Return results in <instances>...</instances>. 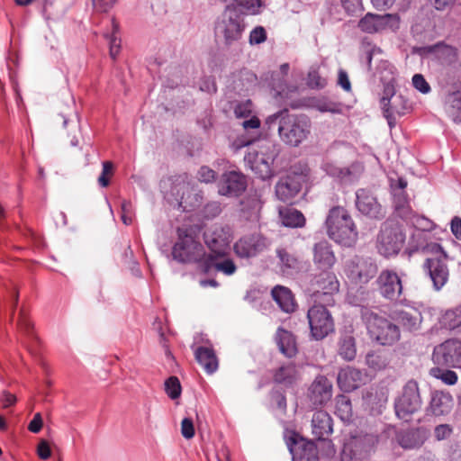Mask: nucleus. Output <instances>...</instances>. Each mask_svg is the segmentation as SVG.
I'll return each instance as SVG.
<instances>
[{
  "label": "nucleus",
  "mask_w": 461,
  "mask_h": 461,
  "mask_svg": "<svg viewBox=\"0 0 461 461\" xmlns=\"http://www.w3.org/2000/svg\"><path fill=\"white\" fill-rule=\"evenodd\" d=\"M282 222L286 227L297 228L302 227L305 223L303 214L295 209H287L280 212Z\"/></svg>",
  "instance_id": "obj_43"
},
{
  "label": "nucleus",
  "mask_w": 461,
  "mask_h": 461,
  "mask_svg": "<svg viewBox=\"0 0 461 461\" xmlns=\"http://www.w3.org/2000/svg\"><path fill=\"white\" fill-rule=\"evenodd\" d=\"M267 41V32L263 26H256L249 33V44L258 45Z\"/></svg>",
  "instance_id": "obj_49"
},
{
  "label": "nucleus",
  "mask_w": 461,
  "mask_h": 461,
  "mask_svg": "<svg viewBox=\"0 0 461 461\" xmlns=\"http://www.w3.org/2000/svg\"><path fill=\"white\" fill-rule=\"evenodd\" d=\"M275 339L280 352L284 356L291 358L296 355L297 346L295 338L292 332L284 330L283 328H278Z\"/></svg>",
  "instance_id": "obj_30"
},
{
  "label": "nucleus",
  "mask_w": 461,
  "mask_h": 461,
  "mask_svg": "<svg viewBox=\"0 0 461 461\" xmlns=\"http://www.w3.org/2000/svg\"><path fill=\"white\" fill-rule=\"evenodd\" d=\"M450 228L453 235L461 240V218L458 216H455L451 220Z\"/></svg>",
  "instance_id": "obj_64"
},
{
  "label": "nucleus",
  "mask_w": 461,
  "mask_h": 461,
  "mask_svg": "<svg viewBox=\"0 0 461 461\" xmlns=\"http://www.w3.org/2000/svg\"><path fill=\"white\" fill-rule=\"evenodd\" d=\"M312 434L318 440H324L333 431L330 415L324 411H317L312 419Z\"/></svg>",
  "instance_id": "obj_27"
},
{
  "label": "nucleus",
  "mask_w": 461,
  "mask_h": 461,
  "mask_svg": "<svg viewBox=\"0 0 461 461\" xmlns=\"http://www.w3.org/2000/svg\"><path fill=\"white\" fill-rule=\"evenodd\" d=\"M366 363L374 370H382L387 366L388 358L382 352L372 351L366 354Z\"/></svg>",
  "instance_id": "obj_46"
},
{
  "label": "nucleus",
  "mask_w": 461,
  "mask_h": 461,
  "mask_svg": "<svg viewBox=\"0 0 461 461\" xmlns=\"http://www.w3.org/2000/svg\"><path fill=\"white\" fill-rule=\"evenodd\" d=\"M198 179L204 183L212 182L215 179V172L210 167L203 166L198 171Z\"/></svg>",
  "instance_id": "obj_60"
},
{
  "label": "nucleus",
  "mask_w": 461,
  "mask_h": 461,
  "mask_svg": "<svg viewBox=\"0 0 461 461\" xmlns=\"http://www.w3.org/2000/svg\"><path fill=\"white\" fill-rule=\"evenodd\" d=\"M362 314L371 339L381 345H392L399 340L400 330L397 325L369 311Z\"/></svg>",
  "instance_id": "obj_7"
},
{
  "label": "nucleus",
  "mask_w": 461,
  "mask_h": 461,
  "mask_svg": "<svg viewBox=\"0 0 461 461\" xmlns=\"http://www.w3.org/2000/svg\"><path fill=\"white\" fill-rule=\"evenodd\" d=\"M366 375L358 369L346 367L340 369L338 374V384L344 392H352L365 382Z\"/></svg>",
  "instance_id": "obj_25"
},
{
  "label": "nucleus",
  "mask_w": 461,
  "mask_h": 461,
  "mask_svg": "<svg viewBox=\"0 0 461 461\" xmlns=\"http://www.w3.org/2000/svg\"><path fill=\"white\" fill-rule=\"evenodd\" d=\"M394 320L409 331H416L420 330L422 322L421 312L411 308L408 310H401L394 312Z\"/></svg>",
  "instance_id": "obj_28"
},
{
  "label": "nucleus",
  "mask_w": 461,
  "mask_h": 461,
  "mask_svg": "<svg viewBox=\"0 0 461 461\" xmlns=\"http://www.w3.org/2000/svg\"><path fill=\"white\" fill-rule=\"evenodd\" d=\"M364 172V167L358 162L350 164L348 167H343L339 182L343 184H352L359 179Z\"/></svg>",
  "instance_id": "obj_42"
},
{
  "label": "nucleus",
  "mask_w": 461,
  "mask_h": 461,
  "mask_svg": "<svg viewBox=\"0 0 461 461\" xmlns=\"http://www.w3.org/2000/svg\"><path fill=\"white\" fill-rule=\"evenodd\" d=\"M413 86L422 94H428L430 91V86L421 74H415L412 77Z\"/></svg>",
  "instance_id": "obj_55"
},
{
  "label": "nucleus",
  "mask_w": 461,
  "mask_h": 461,
  "mask_svg": "<svg viewBox=\"0 0 461 461\" xmlns=\"http://www.w3.org/2000/svg\"><path fill=\"white\" fill-rule=\"evenodd\" d=\"M301 186L294 178L287 177L280 180L276 185V197L285 203H289L300 192Z\"/></svg>",
  "instance_id": "obj_33"
},
{
  "label": "nucleus",
  "mask_w": 461,
  "mask_h": 461,
  "mask_svg": "<svg viewBox=\"0 0 461 461\" xmlns=\"http://www.w3.org/2000/svg\"><path fill=\"white\" fill-rule=\"evenodd\" d=\"M390 187L395 212L403 220H411L414 213L405 192L407 181L402 177L390 178Z\"/></svg>",
  "instance_id": "obj_14"
},
{
  "label": "nucleus",
  "mask_w": 461,
  "mask_h": 461,
  "mask_svg": "<svg viewBox=\"0 0 461 461\" xmlns=\"http://www.w3.org/2000/svg\"><path fill=\"white\" fill-rule=\"evenodd\" d=\"M375 284L379 294L392 302L397 301L402 293V279L393 270H382Z\"/></svg>",
  "instance_id": "obj_15"
},
{
  "label": "nucleus",
  "mask_w": 461,
  "mask_h": 461,
  "mask_svg": "<svg viewBox=\"0 0 461 461\" xmlns=\"http://www.w3.org/2000/svg\"><path fill=\"white\" fill-rule=\"evenodd\" d=\"M195 430L193 420L191 418H184L181 421V434L186 438H193L194 436Z\"/></svg>",
  "instance_id": "obj_54"
},
{
  "label": "nucleus",
  "mask_w": 461,
  "mask_h": 461,
  "mask_svg": "<svg viewBox=\"0 0 461 461\" xmlns=\"http://www.w3.org/2000/svg\"><path fill=\"white\" fill-rule=\"evenodd\" d=\"M117 0H92L93 5L97 12L106 13L113 7Z\"/></svg>",
  "instance_id": "obj_59"
},
{
  "label": "nucleus",
  "mask_w": 461,
  "mask_h": 461,
  "mask_svg": "<svg viewBox=\"0 0 461 461\" xmlns=\"http://www.w3.org/2000/svg\"><path fill=\"white\" fill-rule=\"evenodd\" d=\"M420 407L421 399L418 384L413 380L408 381L402 389L401 396L395 401V413L399 419L408 421L411 415L418 411Z\"/></svg>",
  "instance_id": "obj_10"
},
{
  "label": "nucleus",
  "mask_w": 461,
  "mask_h": 461,
  "mask_svg": "<svg viewBox=\"0 0 461 461\" xmlns=\"http://www.w3.org/2000/svg\"><path fill=\"white\" fill-rule=\"evenodd\" d=\"M113 165L111 161L103 162V170H102L100 176L98 177V184L102 187L108 186V185L110 183L109 176L113 175Z\"/></svg>",
  "instance_id": "obj_51"
},
{
  "label": "nucleus",
  "mask_w": 461,
  "mask_h": 461,
  "mask_svg": "<svg viewBox=\"0 0 461 461\" xmlns=\"http://www.w3.org/2000/svg\"><path fill=\"white\" fill-rule=\"evenodd\" d=\"M207 255L194 228L177 229V240L172 248V256L175 260L180 263H196L201 269L202 261Z\"/></svg>",
  "instance_id": "obj_3"
},
{
  "label": "nucleus",
  "mask_w": 461,
  "mask_h": 461,
  "mask_svg": "<svg viewBox=\"0 0 461 461\" xmlns=\"http://www.w3.org/2000/svg\"><path fill=\"white\" fill-rule=\"evenodd\" d=\"M339 283L335 274L329 270H322L312 280L310 290L316 303L333 305L335 303L333 294L339 291Z\"/></svg>",
  "instance_id": "obj_9"
},
{
  "label": "nucleus",
  "mask_w": 461,
  "mask_h": 461,
  "mask_svg": "<svg viewBox=\"0 0 461 461\" xmlns=\"http://www.w3.org/2000/svg\"><path fill=\"white\" fill-rule=\"evenodd\" d=\"M399 16L396 14H374L371 13L366 14L359 22L358 28L366 33L379 32L387 27H398Z\"/></svg>",
  "instance_id": "obj_18"
},
{
  "label": "nucleus",
  "mask_w": 461,
  "mask_h": 461,
  "mask_svg": "<svg viewBox=\"0 0 461 461\" xmlns=\"http://www.w3.org/2000/svg\"><path fill=\"white\" fill-rule=\"evenodd\" d=\"M335 408V413L343 422L347 423L351 421L353 411L351 402L348 397L345 395L337 396Z\"/></svg>",
  "instance_id": "obj_41"
},
{
  "label": "nucleus",
  "mask_w": 461,
  "mask_h": 461,
  "mask_svg": "<svg viewBox=\"0 0 461 461\" xmlns=\"http://www.w3.org/2000/svg\"><path fill=\"white\" fill-rule=\"evenodd\" d=\"M332 396V384L324 375H318L309 387L308 397L315 406L326 404Z\"/></svg>",
  "instance_id": "obj_22"
},
{
  "label": "nucleus",
  "mask_w": 461,
  "mask_h": 461,
  "mask_svg": "<svg viewBox=\"0 0 461 461\" xmlns=\"http://www.w3.org/2000/svg\"><path fill=\"white\" fill-rule=\"evenodd\" d=\"M223 256L208 254L207 257H205V259L202 261L200 270L203 273L207 274L214 268L218 272H221L226 276L233 275L237 270L235 263L230 258L220 259Z\"/></svg>",
  "instance_id": "obj_26"
},
{
  "label": "nucleus",
  "mask_w": 461,
  "mask_h": 461,
  "mask_svg": "<svg viewBox=\"0 0 461 461\" xmlns=\"http://www.w3.org/2000/svg\"><path fill=\"white\" fill-rule=\"evenodd\" d=\"M269 244V241L260 233L248 234L234 244V251L240 258H253L267 249Z\"/></svg>",
  "instance_id": "obj_16"
},
{
  "label": "nucleus",
  "mask_w": 461,
  "mask_h": 461,
  "mask_svg": "<svg viewBox=\"0 0 461 461\" xmlns=\"http://www.w3.org/2000/svg\"><path fill=\"white\" fill-rule=\"evenodd\" d=\"M200 90L209 94H214L217 91L215 79L212 77H204L200 82Z\"/></svg>",
  "instance_id": "obj_58"
},
{
  "label": "nucleus",
  "mask_w": 461,
  "mask_h": 461,
  "mask_svg": "<svg viewBox=\"0 0 461 461\" xmlns=\"http://www.w3.org/2000/svg\"><path fill=\"white\" fill-rule=\"evenodd\" d=\"M432 359L434 363L448 367L461 366V340L447 339L434 348Z\"/></svg>",
  "instance_id": "obj_11"
},
{
  "label": "nucleus",
  "mask_w": 461,
  "mask_h": 461,
  "mask_svg": "<svg viewBox=\"0 0 461 461\" xmlns=\"http://www.w3.org/2000/svg\"><path fill=\"white\" fill-rule=\"evenodd\" d=\"M293 461H319L317 447L312 441L305 440L294 434L286 440Z\"/></svg>",
  "instance_id": "obj_17"
},
{
  "label": "nucleus",
  "mask_w": 461,
  "mask_h": 461,
  "mask_svg": "<svg viewBox=\"0 0 461 461\" xmlns=\"http://www.w3.org/2000/svg\"><path fill=\"white\" fill-rule=\"evenodd\" d=\"M223 2H230L226 6H233L236 12L242 15H257L261 13V8L264 6L262 0H222Z\"/></svg>",
  "instance_id": "obj_34"
},
{
  "label": "nucleus",
  "mask_w": 461,
  "mask_h": 461,
  "mask_svg": "<svg viewBox=\"0 0 461 461\" xmlns=\"http://www.w3.org/2000/svg\"><path fill=\"white\" fill-rule=\"evenodd\" d=\"M425 272L430 277L435 290H440L448 280V268L445 258H429L423 264Z\"/></svg>",
  "instance_id": "obj_20"
},
{
  "label": "nucleus",
  "mask_w": 461,
  "mask_h": 461,
  "mask_svg": "<svg viewBox=\"0 0 461 461\" xmlns=\"http://www.w3.org/2000/svg\"><path fill=\"white\" fill-rule=\"evenodd\" d=\"M273 299L285 312H293L296 303L290 289L282 285H276L271 292Z\"/></svg>",
  "instance_id": "obj_32"
},
{
  "label": "nucleus",
  "mask_w": 461,
  "mask_h": 461,
  "mask_svg": "<svg viewBox=\"0 0 461 461\" xmlns=\"http://www.w3.org/2000/svg\"><path fill=\"white\" fill-rule=\"evenodd\" d=\"M253 104L250 100L241 101L233 106L234 114L237 118H248L251 115Z\"/></svg>",
  "instance_id": "obj_48"
},
{
  "label": "nucleus",
  "mask_w": 461,
  "mask_h": 461,
  "mask_svg": "<svg viewBox=\"0 0 461 461\" xmlns=\"http://www.w3.org/2000/svg\"><path fill=\"white\" fill-rule=\"evenodd\" d=\"M42 428V418L40 412L34 414L32 420L29 423L28 429L33 433H38Z\"/></svg>",
  "instance_id": "obj_62"
},
{
  "label": "nucleus",
  "mask_w": 461,
  "mask_h": 461,
  "mask_svg": "<svg viewBox=\"0 0 461 461\" xmlns=\"http://www.w3.org/2000/svg\"><path fill=\"white\" fill-rule=\"evenodd\" d=\"M276 256L279 259V267L283 274L290 275L300 268L299 259L287 249L278 248L276 249Z\"/></svg>",
  "instance_id": "obj_37"
},
{
  "label": "nucleus",
  "mask_w": 461,
  "mask_h": 461,
  "mask_svg": "<svg viewBox=\"0 0 461 461\" xmlns=\"http://www.w3.org/2000/svg\"><path fill=\"white\" fill-rule=\"evenodd\" d=\"M345 11L353 14L361 9V0H340Z\"/></svg>",
  "instance_id": "obj_61"
},
{
  "label": "nucleus",
  "mask_w": 461,
  "mask_h": 461,
  "mask_svg": "<svg viewBox=\"0 0 461 461\" xmlns=\"http://www.w3.org/2000/svg\"><path fill=\"white\" fill-rule=\"evenodd\" d=\"M122 221L124 224L130 225L132 222V205L129 201H122L121 204Z\"/></svg>",
  "instance_id": "obj_56"
},
{
  "label": "nucleus",
  "mask_w": 461,
  "mask_h": 461,
  "mask_svg": "<svg viewBox=\"0 0 461 461\" xmlns=\"http://www.w3.org/2000/svg\"><path fill=\"white\" fill-rule=\"evenodd\" d=\"M430 375L440 380L447 385H454L457 383L458 376L455 371L449 369H443L440 367H433L430 369Z\"/></svg>",
  "instance_id": "obj_45"
},
{
  "label": "nucleus",
  "mask_w": 461,
  "mask_h": 461,
  "mask_svg": "<svg viewBox=\"0 0 461 461\" xmlns=\"http://www.w3.org/2000/svg\"><path fill=\"white\" fill-rule=\"evenodd\" d=\"M338 354L346 361H352L357 355L356 339L350 332H344L338 341Z\"/></svg>",
  "instance_id": "obj_35"
},
{
  "label": "nucleus",
  "mask_w": 461,
  "mask_h": 461,
  "mask_svg": "<svg viewBox=\"0 0 461 461\" xmlns=\"http://www.w3.org/2000/svg\"><path fill=\"white\" fill-rule=\"evenodd\" d=\"M246 24L244 19L233 6H226L215 25V33L222 38L224 44L230 46L239 41L243 35Z\"/></svg>",
  "instance_id": "obj_6"
},
{
  "label": "nucleus",
  "mask_w": 461,
  "mask_h": 461,
  "mask_svg": "<svg viewBox=\"0 0 461 461\" xmlns=\"http://www.w3.org/2000/svg\"><path fill=\"white\" fill-rule=\"evenodd\" d=\"M326 225L329 237L335 242L345 247H352L357 242V227L344 207L331 208L326 219Z\"/></svg>",
  "instance_id": "obj_4"
},
{
  "label": "nucleus",
  "mask_w": 461,
  "mask_h": 461,
  "mask_svg": "<svg viewBox=\"0 0 461 461\" xmlns=\"http://www.w3.org/2000/svg\"><path fill=\"white\" fill-rule=\"evenodd\" d=\"M442 325L448 330H455L461 326V305L447 311L441 318Z\"/></svg>",
  "instance_id": "obj_44"
},
{
  "label": "nucleus",
  "mask_w": 461,
  "mask_h": 461,
  "mask_svg": "<svg viewBox=\"0 0 461 461\" xmlns=\"http://www.w3.org/2000/svg\"><path fill=\"white\" fill-rule=\"evenodd\" d=\"M327 306L314 301L307 312L311 335L316 340L323 339L334 331V321Z\"/></svg>",
  "instance_id": "obj_8"
},
{
  "label": "nucleus",
  "mask_w": 461,
  "mask_h": 461,
  "mask_svg": "<svg viewBox=\"0 0 461 461\" xmlns=\"http://www.w3.org/2000/svg\"><path fill=\"white\" fill-rule=\"evenodd\" d=\"M109 45V54L112 59H116L121 51V38L119 36V24L114 19L112 20V32L105 33Z\"/></svg>",
  "instance_id": "obj_40"
},
{
  "label": "nucleus",
  "mask_w": 461,
  "mask_h": 461,
  "mask_svg": "<svg viewBox=\"0 0 461 461\" xmlns=\"http://www.w3.org/2000/svg\"><path fill=\"white\" fill-rule=\"evenodd\" d=\"M375 439L371 436L363 438H353L344 445L342 455L343 458L363 459L371 452Z\"/></svg>",
  "instance_id": "obj_21"
},
{
  "label": "nucleus",
  "mask_w": 461,
  "mask_h": 461,
  "mask_svg": "<svg viewBox=\"0 0 461 461\" xmlns=\"http://www.w3.org/2000/svg\"><path fill=\"white\" fill-rule=\"evenodd\" d=\"M233 147L236 149L249 147L244 160L261 179H269L274 176L272 166L279 154V146L273 140H259L252 141L238 139L233 142Z\"/></svg>",
  "instance_id": "obj_1"
},
{
  "label": "nucleus",
  "mask_w": 461,
  "mask_h": 461,
  "mask_svg": "<svg viewBox=\"0 0 461 461\" xmlns=\"http://www.w3.org/2000/svg\"><path fill=\"white\" fill-rule=\"evenodd\" d=\"M323 171L330 176L336 178L339 181L341 170L343 167H339L332 162H325L322 165Z\"/></svg>",
  "instance_id": "obj_57"
},
{
  "label": "nucleus",
  "mask_w": 461,
  "mask_h": 461,
  "mask_svg": "<svg viewBox=\"0 0 461 461\" xmlns=\"http://www.w3.org/2000/svg\"><path fill=\"white\" fill-rule=\"evenodd\" d=\"M313 263L321 270H330L336 262L331 245L327 240H321L312 248Z\"/></svg>",
  "instance_id": "obj_24"
},
{
  "label": "nucleus",
  "mask_w": 461,
  "mask_h": 461,
  "mask_svg": "<svg viewBox=\"0 0 461 461\" xmlns=\"http://www.w3.org/2000/svg\"><path fill=\"white\" fill-rule=\"evenodd\" d=\"M344 270L353 281L367 283L377 272V266L370 258L355 256L346 261Z\"/></svg>",
  "instance_id": "obj_12"
},
{
  "label": "nucleus",
  "mask_w": 461,
  "mask_h": 461,
  "mask_svg": "<svg viewBox=\"0 0 461 461\" xmlns=\"http://www.w3.org/2000/svg\"><path fill=\"white\" fill-rule=\"evenodd\" d=\"M426 439V433L422 428L407 430L399 437V443L403 448L420 447Z\"/></svg>",
  "instance_id": "obj_36"
},
{
  "label": "nucleus",
  "mask_w": 461,
  "mask_h": 461,
  "mask_svg": "<svg viewBox=\"0 0 461 461\" xmlns=\"http://www.w3.org/2000/svg\"><path fill=\"white\" fill-rule=\"evenodd\" d=\"M266 124L269 130L277 126L281 140L291 147H298L312 131V122L307 115L290 113L286 109L269 115Z\"/></svg>",
  "instance_id": "obj_2"
},
{
  "label": "nucleus",
  "mask_w": 461,
  "mask_h": 461,
  "mask_svg": "<svg viewBox=\"0 0 461 461\" xmlns=\"http://www.w3.org/2000/svg\"><path fill=\"white\" fill-rule=\"evenodd\" d=\"M338 83L345 91L349 92L351 90V84L348 73L343 69H339V71Z\"/></svg>",
  "instance_id": "obj_63"
},
{
  "label": "nucleus",
  "mask_w": 461,
  "mask_h": 461,
  "mask_svg": "<svg viewBox=\"0 0 461 461\" xmlns=\"http://www.w3.org/2000/svg\"><path fill=\"white\" fill-rule=\"evenodd\" d=\"M307 84L312 88H323L326 86V79L321 77L315 70L308 73Z\"/></svg>",
  "instance_id": "obj_52"
},
{
  "label": "nucleus",
  "mask_w": 461,
  "mask_h": 461,
  "mask_svg": "<svg viewBox=\"0 0 461 461\" xmlns=\"http://www.w3.org/2000/svg\"><path fill=\"white\" fill-rule=\"evenodd\" d=\"M194 351L196 361L207 374L212 375L218 369V358L212 347L200 346L195 348Z\"/></svg>",
  "instance_id": "obj_29"
},
{
  "label": "nucleus",
  "mask_w": 461,
  "mask_h": 461,
  "mask_svg": "<svg viewBox=\"0 0 461 461\" xmlns=\"http://www.w3.org/2000/svg\"><path fill=\"white\" fill-rule=\"evenodd\" d=\"M298 377V372L295 365L287 364L281 366L274 374V381L284 385L293 384Z\"/></svg>",
  "instance_id": "obj_39"
},
{
  "label": "nucleus",
  "mask_w": 461,
  "mask_h": 461,
  "mask_svg": "<svg viewBox=\"0 0 461 461\" xmlns=\"http://www.w3.org/2000/svg\"><path fill=\"white\" fill-rule=\"evenodd\" d=\"M453 407V397L449 393L436 391L431 398V411L436 416L446 415Z\"/></svg>",
  "instance_id": "obj_31"
},
{
  "label": "nucleus",
  "mask_w": 461,
  "mask_h": 461,
  "mask_svg": "<svg viewBox=\"0 0 461 461\" xmlns=\"http://www.w3.org/2000/svg\"><path fill=\"white\" fill-rule=\"evenodd\" d=\"M453 427L449 424H439L435 427L433 436L436 440L448 439L453 434Z\"/></svg>",
  "instance_id": "obj_50"
},
{
  "label": "nucleus",
  "mask_w": 461,
  "mask_h": 461,
  "mask_svg": "<svg viewBox=\"0 0 461 461\" xmlns=\"http://www.w3.org/2000/svg\"><path fill=\"white\" fill-rule=\"evenodd\" d=\"M356 206L362 214L372 219H381L384 216L382 205L368 189L360 188L356 192Z\"/></svg>",
  "instance_id": "obj_19"
},
{
  "label": "nucleus",
  "mask_w": 461,
  "mask_h": 461,
  "mask_svg": "<svg viewBox=\"0 0 461 461\" xmlns=\"http://www.w3.org/2000/svg\"><path fill=\"white\" fill-rule=\"evenodd\" d=\"M405 233L399 224L384 221L376 236L377 252L385 258L398 255L405 243Z\"/></svg>",
  "instance_id": "obj_5"
},
{
  "label": "nucleus",
  "mask_w": 461,
  "mask_h": 461,
  "mask_svg": "<svg viewBox=\"0 0 461 461\" xmlns=\"http://www.w3.org/2000/svg\"><path fill=\"white\" fill-rule=\"evenodd\" d=\"M286 77L281 76L280 73H272L271 81L269 83L271 88L275 91L276 96H279L281 99H286L289 95L294 93L297 90L295 86H290L287 84Z\"/></svg>",
  "instance_id": "obj_38"
},
{
  "label": "nucleus",
  "mask_w": 461,
  "mask_h": 461,
  "mask_svg": "<svg viewBox=\"0 0 461 461\" xmlns=\"http://www.w3.org/2000/svg\"><path fill=\"white\" fill-rule=\"evenodd\" d=\"M203 239L210 254L224 256L231 240L230 228L215 224L204 231Z\"/></svg>",
  "instance_id": "obj_13"
},
{
  "label": "nucleus",
  "mask_w": 461,
  "mask_h": 461,
  "mask_svg": "<svg viewBox=\"0 0 461 461\" xmlns=\"http://www.w3.org/2000/svg\"><path fill=\"white\" fill-rule=\"evenodd\" d=\"M165 391L172 400L177 399L181 394V384L176 376H170L165 382Z\"/></svg>",
  "instance_id": "obj_47"
},
{
  "label": "nucleus",
  "mask_w": 461,
  "mask_h": 461,
  "mask_svg": "<svg viewBox=\"0 0 461 461\" xmlns=\"http://www.w3.org/2000/svg\"><path fill=\"white\" fill-rule=\"evenodd\" d=\"M247 186L245 176L235 170L222 175L219 183V194L221 195L238 196Z\"/></svg>",
  "instance_id": "obj_23"
},
{
  "label": "nucleus",
  "mask_w": 461,
  "mask_h": 461,
  "mask_svg": "<svg viewBox=\"0 0 461 461\" xmlns=\"http://www.w3.org/2000/svg\"><path fill=\"white\" fill-rule=\"evenodd\" d=\"M448 102L450 103V109L448 111L449 114L453 116V120L456 122H461L460 116H454V113L452 110L456 109L458 112H461V96L459 93H454L449 96Z\"/></svg>",
  "instance_id": "obj_53"
}]
</instances>
